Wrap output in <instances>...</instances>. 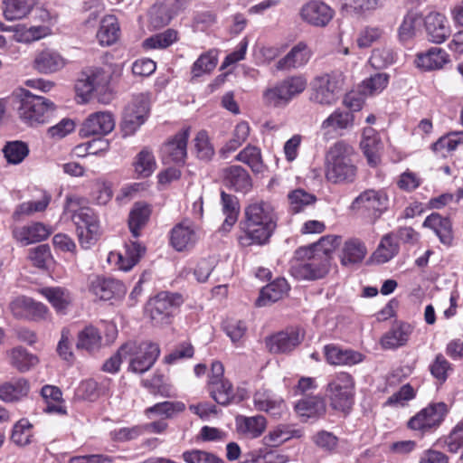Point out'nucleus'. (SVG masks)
I'll use <instances>...</instances> for the list:
<instances>
[{"instance_id":"f257e3e1","label":"nucleus","mask_w":463,"mask_h":463,"mask_svg":"<svg viewBox=\"0 0 463 463\" xmlns=\"http://www.w3.org/2000/svg\"><path fill=\"white\" fill-rule=\"evenodd\" d=\"M339 242V237L325 236L316 243L298 248L291 264V274L298 279L316 280L324 278L329 271L330 253Z\"/></svg>"},{"instance_id":"f03ea898","label":"nucleus","mask_w":463,"mask_h":463,"mask_svg":"<svg viewBox=\"0 0 463 463\" xmlns=\"http://www.w3.org/2000/svg\"><path fill=\"white\" fill-rule=\"evenodd\" d=\"M244 214L245 220L241 223L244 234L239 237L241 245L267 243L277 227L274 207L267 202L253 203L245 208Z\"/></svg>"},{"instance_id":"7ed1b4c3","label":"nucleus","mask_w":463,"mask_h":463,"mask_svg":"<svg viewBox=\"0 0 463 463\" xmlns=\"http://www.w3.org/2000/svg\"><path fill=\"white\" fill-rule=\"evenodd\" d=\"M10 99L20 119L31 127L48 123L56 108L48 99L34 95L25 89L14 90Z\"/></svg>"},{"instance_id":"20e7f679","label":"nucleus","mask_w":463,"mask_h":463,"mask_svg":"<svg viewBox=\"0 0 463 463\" xmlns=\"http://www.w3.org/2000/svg\"><path fill=\"white\" fill-rule=\"evenodd\" d=\"M85 204L84 198L68 195L64 213L71 214V221L76 226L79 241L83 248L88 249L98 238L99 221L94 210Z\"/></svg>"},{"instance_id":"39448f33","label":"nucleus","mask_w":463,"mask_h":463,"mask_svg":"<svg viewBox=\"0 0 463 463\" xmlns=\"http://www.w3.org/2000/svg\"><path fill=\"white\" fill-rule=\"evenodd\" d=\"M353 147L338 141L334 144L326 153V177L334 184H348L355 180L357 167L352 156Z\"/></svg>"},{"instance_id":"423d86ee","label":"nucleus","mask_w":463,"mask_h":463,"mask_svg":"<svg viewBox=\"0 0 463 463\" xmlns=\"http://www.w3.org/2000/svg\"><path fill=\"white\" fill-rule=\"evenodd\" d=\"M326 395L335 410L345 411L354 403V380L345 372L337 373L330 377L326 385Z\"/></svg>"},{"instance_id":"0eeeda50","label":"nucleus","mask_w":463,"mask_h":463,"mask_svg":"<svg viewBox=\"0 0 463 463\" xmlns=\"http://www.w3.org/2000/svg\"><path fill=\"white\" fill-rule=\"evenodd\" d=\"M343 75L339 71H331L316 76L311 81L309 99L320 105L330 106L338 99Z\"/></svg>"},{"instance_id":"6e6552de","label":"nucleus","mask_w":463,"mask_h":463,"mask_svg":"<svg viewBox=\"0 0 463 463\" xmlns=\"http://www.w3.org/2000/svg\"><path fill=\"white\" fill-rule=\"evenodd\" d=\"M124 345H130L131 347L126 348L125 351L128 359H129L128 369L134 373H144L148 371L160 354V348L156 343L149 341L128 342Z\"/></svg>"},{"instance_id":"1a4fd4ad","label":"nucleus","mask_w":463,"mask_h":463,"mask_svg":"<svg viewBox=\"0 0 463 463\" xmlns=\"http://www.w3.org/2000/svg\"><path fill=\"white\" fill-rule=\"evenodd\" d=\"M183 303V297L178 293L160 292L149 303V316L156 326L171 323L175 310Z\"/></svg>"},{"instance_id":"9d476101","label":"nucleus","mask_w":463,"mask_h":463,"mask_svg":"<svg viewBox=\"0 0 463 463\" xmlns=\"http://www.w3.org/2000/svg\"><path fill=\"white\" fill-rule=\"evenodd\" d=\"M111 76L110 66L90 68L82 72V78L75 85L76 90L82 97H87L95 91L101 92L108 88Z\"/></svg>"},{"instance_id":"9b49d317","label":"nucleus","mask_w":463,"mask_h":463,"mask_svg":"<svg viewBox=\"0 0 463 463\" xmlns=\"http://www.w3.org/2000/svg\"><path fill=\"white\" fill-rule=\"evenodd\" d=\"M447 412L448 406L446 403L441 402L431 403L412 417L409 420L408 426L411 430L422 432L431 430L441 423Z\"/></svg>"},{"instance_id":"f8f14e48","label":"nucleus","mask_w":463,"mask_h":463,"mask_svg":"<svg viewBox=\"0 0 463 463\" xmlns=\"http://www.w3.org/2000/svg\"><path fill=\"white\" fill-rule=\"evenodd\" d=\"M304 339V333L298 327H288L266 338L270 353L286 354L294 350Z\"/></svg>"},{"instance_id":"ddd939ff","label":"nucleus","mask_w":463,"mask_h":463,"mask_svg":"<svg viewBox=\"0 0 463 463\" xmlns=\"http://www.w3.org/2000/svg\"><path fill=\"white\" fill-rule=\"evenodd\" d=\"M301 19L311 26L326 27L335 15V11L326 3L312 0L300 9Z\"/></svg>"},{"instance_id":"4468645a","label":"nucleus","mask_w":463,"mask_h":463,"mask_svg":"<svg viewBox=\"0 0 463 463\" xmlns=\"http://www.w3.org/2000/svg\"><path fill=\"white\" fill-rule=\"evenodd\" d=\"M190 136V128L177 132L172 139L166 142L161 149L164 163L184 164L187 155V141Z\"/></svg>"},{"instance_id":"2eb2a0df","label":"nucleus","mask_w":463,"mask_h":463,"mask_svg":"<svg viewBox=\"0 0 463 463\" xmlns=\"http://www.w3.org/2000/svg\"><path fill=\"white\" fill-rule=\"evenodd\" d=\"M388 197L382 190L367 189L361 193L352 203L353 210L364 209L373 213L377 219L387 208Z\"/></svg>"},{"instance_id":"dca6fc26","label":"nucleus","mask_w":463,"mask_h":463,"mask_svg":"<svg viewBox=\"0 0 463 463\" xmlns=\"http://www.w3.org/2000/svg\"><path fill=\"white\" fill-rule=\"evenodd\" d=\"M115 128V119L110 112L99 111L90 114L82 123L80 135L83 137L90 136H105Z\"/></svg>"},{"instance_id":"f3484780","label":"nucleus","mask_w":463,"mask_h":463,"mask_svg":"<svg viewBox=\"0 0 463 463\" xmlns=\"http://www.w3.org/2000/svg\"><path fill=\"white\" fill-rule=\"evenodd\" d=\"M198 241V234L193 222L188 220L176 224L171 231L170 242L177 251L189 250Z\"/></svg>"},{"instance_id":"a211bd4d","label":"nucleus","mask_w":463,"mask_h":463,"mask_svg":"<svg viewBox=\"0 0 463 463\" xmlns=\"http://www.w3.org/2000/svg\"><path fill=\"white\" fill-rule=\"evenodd\" d=\"M90 291L101 300H109L125 292L124 285L112 278L95 276L90 279Z\"/></svg>"},{"instance_id":"6ab92c4d","label":"nucleus","mask_w":463,"mask_h":463,"mask_svg":"<svg viewBox=\"0 0 463 463\" xmlns=\"http://www.w3.org/2000/svg\"><path fill=\"white\" fill-rule=\"evenodd\" d=\"M52 231L50 226L43 222H33L13 230L14 238L22 245L26 246L32 243L46 240Z\"/></svg>"},{"instance_id":"aec40b11","label":"nucleus","mask_w":463,"mask_h":463,"mask_svg":"<svg viewBox=\"0 0 463 463\" xmlns=\"http://www.w3.org/2000/svg\"><path fill=\"white\" fill-rule=\"evenodd\" d=\"M224 184L238 193L246 194L252 187L248 171L241 165H231L222 170Z\"/></svg>"},{"instance_id":"412c9836","label":"nucleus","mask_w":463,"mask_h":463,"mask_svg":"<svg viewBox=\"0 0 463 463\" xmlns=\"http://www.w3.org/2000/svg\"><path fill=\"white\" fill-rule=\"evenodd\" d=\"M361 148L371 166H376L381 160V152L383 148V142L376 132L371 127L364 128Z\"/></svg>"},{"instance_id":"4be33fe9","label":"nucleus","mask_w":463,"mask_h":463,"mask_svg":"<svg viewBox=\"0 0 463 463\" xmlns=\"http://www.w3.org/2000/svg\"><path fill=\"white\" fill-rule=\"evenodd\" d=\"M324 354L328 364L333 365L352 366L361 363L364 355L354 350L342 348L335 345H327L324 347Z\"/></svg>"},{"instance_id":"5701e85b","label":"nucleus","mask_w":463,"mask_h":463,"mask_svg":"<svg viewBox=\"0 0 463 463\" xmlns=\"http://www.w3.org/2000/svg\"><path fill=\"white\" fill-rule=\"evenodd\" d=\"M425 29L429 40L434 43H441L450 34L446 17L439 13H430L424 19Z\"/></svg>"},{"instance_id":"b1692460","label":"nucleus","mask_w":463,"mask_h":463,"mask_svg":"<svg viewBox=\"0 0 463 463\" xmlns=\"http://www.w3.org/2000/svg\"><path fill=\"white\" fill-rule=\"evenodd\" d=\"M413 331L411 325L405 322H397L381 338V345L383 349H396L408 342Z\"/></svg>"},{"instance_id":"393cba45","label":"nucleus","mask_w":463,"mask_h":463,"mask_svg":"<svg viewBox=\"0 0 463 463\" xmlns=\"http://www.w3.org/2000/svg\"><path fill=\"white\" fill-rule=\"evenodd\" d=\"M66 64L65 59L55 50L45 49L34 58L33 67L43 74H50L61 70Z\"/></svg>"},{"instance_id":"a878e982","label":"nucleus","mask_w":463,"mask_h":463,"mask_svg":"<svg viewBox=\"0 0 463 463\" xmlns=\"http://www.w3.org/2000/svg\"><path fill=\"white\" fill-rule=\"evenodd\" d=\"M311 57V52L304 42L297 43L288 53L279 60L277 68L279 70L289 71L298 69L307 63Z\"/></svg>"},{"instance_id":"bb28decb","label":"nucleus","mask_w":463,"mask_h":463,"mask_svg":"<svg viewBox=\"0 0 463 463\" xmlns=\"http://www.w3.org/2000/svg\"><path fill=\"white\" fill-rule=\"evenodd\" d=\"M449 61L448 53L441 48L432 47L426 52L417 54V66L425 71L441 69Z\"/></svg>"},{"instance_id":"cd10ccee","label":"nucleus","mask_w":463,"mask_h":463,"mask_svg":"<svg viewBox=\"0 0 463 463\" xmlns=\"http://www.w3.org/2000/svg\"><path fill=\"white\" fill-rule=\"evenodd\" d=\"M423 226L433 230L441 243L445 245L452 243V225L449 219L443 218L439 213H431L425 219Z\"/></svg>"},{"instance_id":"c85d7f7f","label":"nucleus","mask_w":463,"mask_h":463,"mask_svg":"<svg viewBox=\"0 0 463 463\" xmlns=\"http://www.w3.org/2000/svg\"><path fill=\"white\" fill-rule=\"evenodd\" d=\"M297 413L307 420L311 418H317L326 412L325 401L317 396L307 397L299 401L295 406Z\"/></svg>"},{"instance_id":"c756f323","label":"nucleus","mask_w":463,"mask_h":463,"mask_svg":"<svg viewBox=\"0 0 463 463\" xmlns=\"http://www.w3.org/2000/svg\"><path fill=\"white\" fill-rule=\"evenodd\" d=\"M288 290V285L285 279L279 278L262 288L260 296L257 300V305L260 307L266 306L269 303H273L280 298Z\"/></svg>"},{"instance_id":"7c9ffc66","label":"nucleus","mask_w":463,"mask_h":463,"mask_svg":"<svg viewBox=\"0 0 463 463\" xmlns=\"http://www.w3.org/2000/svg\"><path fill=\"white\" fill-rule=\"evenodd\" d=\"M366 254L364 244L358 239H350L343 246L340 261L344 266L361 262Z\"/></svg>"},{"instance_id":"2f4dec72","label":"nucleus","mask_w":463,"mask_h":463,"mask_svg":"<svg viewBox=\"0 0 463 463\" xmlns=\"http://www.w3.org/2000/svg\"><path fill=\"white\" fill-rule=\"evenodd\" d=\"M221 203L222 213L225 215L222 230L223 232H229L237 222L240 203L236 196L226 194L224 191L221 192Z\"/></svg>"},{"instance_id":"473e14b6","label":"nucleus","mask_w":463,"mask_h":463,"mask_svg":"<svg viewBox=\"0 0 463 463\" xmlns=\"http://www.w3.org/2000/svg\"><path fill=\"white\" fill-rule=\"evenodd\" d=\"M120 35L118 19L114 15H107L101 20L97 37L102 45L109 46L115 43Z\"/></svg>"},{"instance_id":"72a5a7b5","label":"nucleus","mask_w":463,"mask_h":463,"mask_svg":"<svg viewBox=\"0 0 463 463\" xmlns=\"http://www.w3.org/2000/svg\"><path fill=\"white\" fill-rule=\"evenodd\" d=\"M353 123L354 115L351 111L337 109L322 122L321 128L329 133L349 128Z\"/></svg>"},{"instance_id":"f704fd0d","label":"nucleus","mask_w":463,"mask_h":463,"mask_svg":"<svg viewBox=\"0 0 463 463\" xmlns=\"http://www.w3.org/2000/svg\"><path fill=\"white\" fill-rule=\"evenodd\" d=\"M236 422L238 432L251 439L260 436L266 428V419L261 415L240 417Z\"/></svg>"},{"instance_id":"c9c22d12","label":"nucleus","mask_w":463,"mask_h":463,"mask_svg":"<svg viewBox=\"0 0 463 463\" xmlns=\"http://www.w3.org/2000/svg\"><path fill=\"white\" fill-rule=\"evenodd\" d=\"M3 14L6 20L13 21L25 17L32 10L33 0H3Z\"/></svg>"},{"instance_id":"e433bc0d","label":"nucleus","mask_w":463,"mask_h":463,"mask_svg":"<svg viewBox=\"0 0 463 463\" xmlns=\"http://www.w3.org/2000/svg\"><path fill=\"white\" fill-rule=\"evenodd\" d=\"M211 397L220 405L227 406L235 401V392L228 380L209 382Z\"/></svg>"},{"instance_id":"4c0bfd02","label":"nucleus","mask_w":463,"mask_h":463,"mask_svg":"<svg viewBox=\"0 0 463 463\" xmlns=\"http://www.w3.org/2000/svg\"><path fill=\"white\" fill-rule=\"evenodd\" d=\"M146 248L137 241H130L126 244L125 252L118 254V265L119 269L130 270L141 259Z\"/></svg>"},{"instance_id":"58836bf2","label":"nucleus","mask_w":463,"mask_h":463,"mask_svg":"<svg viewBox=\"0 0 463 463\" xmlns=\"http://www.w3.org/2000/svg\"><path fill=\"white\" fill-rule=\"evenodd\" d=\"M101 340L100 332L93 326H88L79 332L76 347L92 353L101 347Z\"/></svg>"},{"instance_id":"ea45409f","label":"nucleus","mask_w":463,"mask_h":463,"mask_svg":"<svg viewBox=\"0 0 463 463\" xmlns=\"http://www.w3.org/2000/svg\"><path fill=\"white\" fill-rule=\"evenodd\" d=\"M151 210L147 204L136 203L129 213L128 226L132 235L139 236V230L147 222Z\"/></svg>"},{"instance_id":"a19ab883","label":"nucleus","mask_w":463,"mask_h":463,"mask_svg":"<svg viewBox=\"0 0 463 463\" xmlns=\"http://www.w3.org/2000/svg\"><path fill=\"white\" fill-rule=\"evenodd\" d=\"M458 148H463V131L449 133L432 145L433 151L443 157Z\"/></svg>"},{"instance_id":"79ce46f5","label":"nucleus","mask_w":463,"mask_h":463,"mask_svg":"<svg viewBox=\"0 0 463 463\" xmlns=\"http://www.w3.org/2000/svg\"><path fill=\"white\" fill-rule=\"evenodd\" d=\"M29 383L25 379L0 385V400L7 402H15L27 395Z\"/></svg>"},{"instance_id":"37998d69","label":"nucleus","mask_w":463,"mask_h":463,"mask_svg":"<svg viewBox=\"0 0 463 463\" xmlns=\"http://www.w3.org/2000/svg\"><path fill=\"white\" fill-rule=\"evenodd\" d=\"M287 99L290 102L301 94L307 86V79L302 75L290 76L278 82Z\"/></svg>"},{"instance_id":"c03bdc74","label":"nucleus","mask_w":463,"mask_h":463,"mask_svg":"<svg viewBox=\"0 0 463 463\" xmlns=\"http://www.w3.org/2000/svg\"><path fill=\"white\" fill-rule=\"evenodd\" d=\"M235 159L249 165L255 173H260L264 169L260 149L255 146L248 145L236 156Z\"/></svg>"},{"instance_id":"a18cd8bd","label":"nucleus","mask_w":463,"mask_h":463,"mask_svg":"<svg viewBox=\"0 0 463 463\" xmlns=\"http://www.w3.org/2000/svg\"><path fill=\"white\" fill-rule=\"evenodd\" d=\"M40 292L57 311L64 310L71 302L70 292L61 288H43Z\"/></svg>"},{"instance_id":"49530a36","label":"nucleus","mask_w":463,"mask_h":463,"mask_svg":"<svg viewBox=\"0 0 463 463\" xmlns=\"http://www.w3.org/2000/svg\"><path fill=\"white\" fill-rule=\"evenodd\" d=\"M289 209L293 213H298L306 209V207L316 203L317 197L305 191L304 189H296L288 194Z\"/></svg>"},{"instance_id":"de8ad7c7","label":"nucleus","mask_w":463,"mask_h":463,"mask_svg":"<svg viewBox=\"0 0 463 463\" xmlns=\"http://www.w3.org/2000/svg\"><path fill=\"white\" fill-rule=\"evenodd\" d=\"M51 195L43 194L37 201H28L20 203L14 212V218L19 219L22 215L30 216L35 213L45 211L51 202Z\"/></svg>"},{"instance_id":"09e8293b","label":"nucleus","mask_w":463,"mask_h":463,"mask_svg":"<svg viewBox=\"0 0 463 463\" xmlns=\"http://www.w3.org/2000/svg\"><path fill=\"white\" fill-rule=\"evenodd\" d=\"M250 126L247 122L241 121L236 125L231 139L222 148V153H231L237 150L248 138Z\"/></svg>"},{"instance_id":"8fccbe9b","label":"nucleus","mask_w":463,"mask_h":463,"mask_svg":"<svg viewBox=\"0 0 463 463\" xmlns=\"http://www.w3.org/2000/svg\"><path fill=\"white\" fill-rule=\"evenodd\" d=\"M399 247L393 241L391 235L387 234L382 239L377 250L373 253V259L378 263H385L398 253Z\"/></svg>"},{"instance_id":"3c124183","label":"nucleus","mask_w":463,"mask_h":463,"mask_svg":"<svg viewBox=\"0 0 463 463\" xmlns=\"http://www.w3.org/2000/svg\"><path fill=\"white\" fill-rule=\"evenodd\" d=\"M173 14L168 5L165 4H156L149 11V24L154 29H159L167 25Z\"/></svg>"},{"instance_id":"603ef678","label":"nucleus","mask_w":463,"mask_h":463,"mask_svg":"<svg viewBox=\"0 0 463 463\" xmlns=\"http://www.w3.org/2000/svg\"><path fill=\"white\" fill-rule=\"evenodd\" d=\"M11 363L19 371L25 372L38 364V358L22 347H16L12 351Z\"/></svg>"},{"instance_id":"864d4df0","label":"nucleus","mask_w":463,"mask_h":463,"mask_svg":"<svg viewBox=\"0 0 463 463\" xmlns=\"http://www.w3.org/2000/svg\"><path fill=\"white\" fill-rule=\"evenodd\" d=\"M136 173L141 177H147L156 169V160L152 153L146 148L141 150L134 163Z\"/></svg>"},{"instance_id":"5fc2aeb1","label":"nucleus","mask_w":463,"mask_h":463,"mask_svg":"<svg viewBox=\"0 0 463 463\" xmlns=\"http://www.w3.org/2000/svg\"><path fill=\"white\" fill-rule=\"evenodd\" d=\"M3 152L8 163L17 165L27 156L29 148L24 142L13 141L5 146Z\"/></svg>"},{"instance_id":"6e6d98bb","label":"nucleus","mask_w":463,"mask_h":463,"mask_svg":"<svg viewBox=\"0 0 463 463\" xmlns=\"http://www.w3.org/2000/svg\"><path fill=\"white\" fill-rule=\"evenodd\" d=\"M177 39V33L173 29L153 35L146 39L143 46L146 49H164L170 46Z\"/></svg>"},{"instance_id":"4d7b16f0","label":"nucleus","mask_w":463,"mask_h":463,"mask_svg":"<svg viewBox=\"0 0 463 463\" xmlns=\"http://www.w3.org/2000/svg\"><path fill=\"white\" fill-rule=\"evenodd\" d=\"M452 371V364L442 354H438L433 362L430 364V372L431 375L440 383L447 381L449 373Z\"/></svg>"},{"instance_id":"13d9d810","label":"nucleus","mask_w":463,"mask_h":463,"mask_svg":"<svg viewBox=\"0 0 463 463\" xmlns=\"http://www.w3.org/2000/svg\"><path fill=\"white\" fill-rule=\"evenodd\" d=\"M389 76L386 73H375L364 80L362 84V92L364 95H374L384 90L388 84Z\"/></svg>"},{"instance_id":"bf43d9fd","label":"nucleus","mask_w":463,"mask_h":463,"mask_svg":"<svg viewBox=\"0 0 463 463\" xmlns=\"http://www.w3.org/2000/svg\"><path fill=\"white\" fill-rule=\"evenodd\" d=\"M182 458L185 463H224L215 454L195 449L183 452Z\"/></svg>"},{"instance_id":"052dcab7","label":"nucleus","mask_w":463,"mask_h":463,"mask_svg":"<svg viewBox=\"0 0 463 463\" xmlns=\"http://www.w3.org/2000/svg\"><path fill=\"white\" fill-rule=\"evenodd\" d=\"M33 425L26 419H22L13 428L11 439L19 446H25L30 443Z\"/></svg>"},{"instance_id":"680f3d73","label":"nucleus","mask_w":463,"mask_h":463,"mask_svg":"<svg viewBox=\"0 0 463 463\" xmlns=\"http://www.w3.org/2000/svg\"><path fill=\"white\" fill-rule=\"evenodd\" d=\"M150 111L148 98L144 94L134 96L131 102L126 107L124 112L133 114L139 118L147 119Z\"/></svg>"},{"instance_id":"e2e57ef3","label":"nucleus","mask_w":463,"mask_h":463,"mask_svg":"<svg viewBox=\"0 0 463 463\" xmlns=\"http://www.w3.org/2000/svg\"><path fill=\"white\" fill-rule=\"evenodd\" d=\"M254 403L258 410L264 411L273 416L279 415L283 409L282 400H272L269 395L265 396L260 392L255 394Z\"/></svg>"},{"instance_id":"0e129e2a","label":"nucleus","mask_w":463,"mask_h":463,"mask_svg":"<svg viewBox=\"0 0 463 463\" xmlns=\"http://www.w3.org/2000/svg\"><path fill=\"white\" fill-rule=\"evenodd\" d=\"M421 19L417 14H407L399 27V38L401 41H408L415 35L416 27L420 25Z\"/></svg>"},{"instance_id":"69168bd1","label":"nucleus","mask_w":463,"mask_h":463,"mask_svg":"<svg viewBox=\"0 0 463 463\" xmlns=\"http://www.w3.org/2000/svg\"><path fill=\"white\" fill-rule=\"evenodd\" d=\"M292 437L290 430L286 426H278L274 430H270L263 439V445L265 448L278 447L285 441L288 440Z\"/></svg>"},{"instance_id":"338daca9","label":"nucleus","mask_w":463,"mask_h":463,"mask_svg":"<svg viewBox=\"0 0 463 463\" xmlns=\"http://www.w3.org/2000/svg\"><path fill=\"white\" fill-rule=\"evenodd\" d=\"M262 99L264 104L270 108H282L289 103L278 83L274 87L267 89L263 92Z\"/></svg>"},{"instance_id":"774afa93","label":"nucleus","mask_w":463,"mask_h":463,"mask_svg":"<svg viewBox=\"0 0 463 463\" xmlns=\"http://www.w3.org/2000/svg\"><path fill=\"white\" fill-rule=\"evenodd\" d=\"M184 408V404L180 402H164L147 408L146 410V414L149 415L150 413H156L158 415H165L166 418H170L175 413L183 411Z\"/></svg>"}]
</instances>
